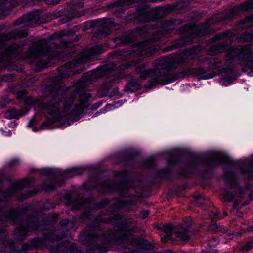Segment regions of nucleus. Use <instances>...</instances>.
Here are the masks:
<instances>
[{"label":"nucleus","mask_w":253,"mask_h":253,"mask_svg":"<svg viewBox=\"0 0 253 253\" xmlns=\"http://www.w3.org/2000/svg\"><path fill=\"white\" fill-rule=\"evenodd\" d=\"M52 100L44 106V109L54 121L67 120L69 117L81 114L91 94L85 92L79 96L80 103L75 100L76 95L66 92L63 88L56 87L51 92Z\"/></svg>","instance_id":"obj_1"},{"label":"nucleus","mask_w":253,"mask_h":253,"mask_svg":"<svg viewBox=\"0 0 253 253\" xmlns=\"http://www.w3.org/2000/svg\"><path fill=\"white\" fill-rule=\"evenodd\" d=\"M155 66V75L151 81L153 85H165L172 82L169 75L170 66L168 59L162 58L156 61Z\"/></svg>","instance_id":"obj_2"},{"label":"nucleus","mask_w":253,"mask_h":253,"mask_svg":"<svg viewBox=\"0 0 253 253\" xmlns=\"http://www.w3.org/2000/svg\"><path fill=\"white\" fill-rule=\"evenodd\" d=\"M103 52V50L101 49L100 46L99 45L93 47L89 51L84 52L78 56V60H76L75 62H69L66 65L67 67L73 68L76 67L77 64L82 63H85L90 60H91V57L89 54L92 53L100 54Z\"/></svg>","instance_id":"obj_3"},{"label":"nucleus","mask_w":253,"mask_h":253,"mask_svg":"<svg viewBox=\"0 0 253 253\" xmlns=\"http://www.w3.org/2000/svg\"><path fill=\"white\" fill-rule=\"evenodd\" d=\"M20 51V48L18 45L13 44L6 48L4 43L0 41V60H3L9 56L16 57Z\"/></svg>","instance_id":"obj_4"},{"label":"nucleus","mask_w":253,"mask_h":253,"mask_svg":"<svg viewBox=\"0 0 253 253\" xmlns=\"http://www.w3.org/2000/svg\"><path fill=\"white\" fill-rule=\"evenodd\" d=\"M247 55H253V50L248 46H245L240 48H230L227 54L229 59L233 60L239 58L241 56Z\"/></svg>","instance_id":"obj_5"},{"label":"nucleus","mask_w":253,"mask_h":253,"mask_svg":"<svg viewBox=\"0 0 253 253\" xmlns=\"http://www.w3.org/2000/svg\"><path fill=\"white\" fill-rule=\"evenodd\" d=\"M40 42L33 44L27 51V56L28 57L37 58L42 55L45 54L44 50L46 47L42 46Z\"/></svg>","instance_id":"obj_6"},{"label":"nucleus","mask_w":253,"mask_h":253,"mask_svg":"<svg viewBox=\"0 0 253 253\" xmlns=\"http://www.w3.org/2000/svg\"><path fill=\"white\" fill-rule=\"evenodd\" d=\"M161 229L166 233L165 236L161 237L162 242H165L170 240L172 238V232L173 227L171 225L168 224L163 226Z\"/></svg>","instance_id":"obj_7"},{"label":"nucleus","mask_w":253,"mask_h":253,"mask_svg":"<svg viewBox=\"0 0 253 253\" xmlns=\"http://www.w3.org/2000/svg\"><path fill=\"white\" fill-rule=\"evenodd\" d=\"M136 244L141 248L150 250L153 248V246L152 244H151L147 240L139 238H134L132 241V244Z\"/></svg>","instance_id":"obj_8"},{"label":"nucleus","mask_w":253,"mask_h":253,"mask_svg":"<svg viewBox=\"0 0 253 253\" xmlns=\"http://www.w3.org/2000/svg\"><path fill=\"white\" fill-rule=\"evenodd\" d=\"M126 88L128 91L133 92L139 90L141 86L137 79L132 78L126 85Z\"/></svg>","instance_id":"obj_9"},{"label":"nucleus","mask_w":253,"mask_h":253,"mask_svg":"<svg viewBox=\"0 0 253 253\" xmlns=\"http://www.w3.org/2000/svg\"><path fill=\"white\" fill-rule=\"evenodd\" d=\"M150 72L149 70L146 69L145 65L143 64L136 68V72L139 74V78L141 79H145L149 75Z\"/></svg>","instance_id":"obj_10"},{"label":"nucleus","mask_w":253,"mask_h":253,"mask_svg":"<svg viewBox=\"0 0 253 253\" xmlns=\"http://www.w3.org/2000/svg\"><path fill=\"white\" fill-rule=\"evenodd\" d=\"M24 113H23L20 111H17L16 109L11 108L8 109L4 113V117L7 119H12L18 117L19 116H23Z\"/></svg>","instance_id":"obj_11"},{"label":"nucleus","mask_w":253,"mask_h":253,"mask_svg":"<svg viewBox=\"0 0 253 253\" xmlns=\"http://www.w3.org/2000/svg\"><path fill=\"white\" fill-rule=\"evenodd\" d=\"M27 91L23 90L17 92V96L19 98H24V101L25 104L27 105H31L34 103V101L32 98L30 96H26L24 95L27 94Z\"/></svg>","instance_id":"obj_12"},{"label":"nucleus","mask_w":253,"mask_h":253,"mask_svg":"<svg viewBox=\"0 0 253 253\" xmlns=\"http://www.w3.org/2000/svg\"><path fill=\"white\" fill-rule=\"evenodd\" d=\"M175 235L176 237L184 241H186L190 239V237L188 234V232L186 230H179L176 232Z\"/></svg>","instance_id":"obj_13"},{"label":"nucleus","mask_w":253,"mask_h":253,"mask_svg":"<svg viewBox=\"0 0 253 253\" xmlns=\"http://www.w3.org/2000/svg\"><path fill=\"white\" fill-rule=\"evenodd\" d=\"M222 195L224 200L228 202L231 201L234 197V194L230 191L226 190H224L222 192Z\"/></svg>","instance_id":"obj_14"},{"label":"nucleus","mask_w":253,"mask_h":253,"mask_svg":"<svg viewBox=\"0 0 253 253\" xmlns=\"http://www.w3.org/2000/svg\"><path fill=\"white\" fill-rule=\"evenodd\" d=\"M35 18V15L32 12L28 13L24 15L22 18L23 22H27L29 21L32 20Z\"/></svg>","instance_id":"obj_15"},{"label":"nucleus","mask_w":253,"mask_h":253,"mask_svg":"<svg viewBox=\"0 0 253 253\" xmlns=\"http://www.w3.org/2000/svg\"><path fill=\"white\" fill-rule=\"evenodd\" d=\"M253 247V241H249L246 243L242 248L241 250L243 251H248Z\"/></svg>","instance_id":"obj_16"},{"label":"nucleus","mask_w":253,"mask_h":253,"mask_svg":"<svg viewBox=\"0 0 253 253\" xmlns=\"http://www.w3.org/2000/svg\"><path fill=\"white\" fill-rule=\"evenodd\" d=\"M245 70L246 71H250L251 72L253 71V61L250 60L247 62L245 66Z\"/></svg>","instance_id":"obj_17"},{"label":"nucleus","mask_w":253,"mask_h":253,"mask_svg":"<svg viewBox=\"0 0 253 253\" xmlns=\"http://www.w3.org/2000/svg\"><path fill=\"white\" fill-rule=\"evenodd\" d=\"M11 35H14V37L15 38H22L26 36L27 34L26 33H20V31L17 30H13L11 33Z\"/></svg>","instance_id":"obj_18"},{"label":"nucleus","mask_w":253,"mask_h":253,"mask_svg":"<svg viewBox=\"0 0 253 253\" xmlns=\"http://www.w3.org/2000/svg\"><path fill=\"white\" fill-rule=\"evenodd\" d=\"M228 184L229 187L232 189H236V183L235 181V179L234 177H232L231 179H229L228 181Z\"/></svg>","instance_id":"obj_19"},{"label":"nucleus","mask_w":253,"mask_h":253,"mask_svg":"<svg viewBox=\"0 0 253 253\" xmlns=\"http://www.w3.org/2000/svg\"><path fill=\"white\" fill-rule=\"evenodd\" d=\"M19 164V160L17 158H14L11 160L9 162V166L12 167L17 166Z\"/></svg>","instance_id":"obj_20"},{"label":"nucleus","mask_w":253,"mask_h":253,"mask_svg":"<svg viewBox=\"0 0 253 253\" xmlns=\"http://www.w3.org/2000/svg\"><path fill=\"white\" fill-rule=\"evenodd\" d=\"M149 214V211L147 210H144L141 212L140 217L142 219H145Z\"/></svg>","instance_id":"obj_21"},{"label":"nucleus","mask_w":253,"mask_h":253,"mask_svg":"<svg viewBox=\"0 0 253 253\" xmlns=\"http://www.w3.org/2000/svg\"><path fill=\"white\" fill-rule=\"evenodd\" d=\"M242 37L245 40H247V41L253 40V38H252V36L249 33H245V34H244V35H242Z\"/></svg>","instance_id":"obj_22"},{"label":"nucleus","mask_w":253,"mask_h":253,"mask_svg":"<svg viewBox=\"0 0 253 253\" xmlns=\"http://www.w3.org/2000/svg\"><path fill=\"white\" fill-rule=\"evenodd\" d=\"M85 81L86 80L84 79L83 81L78 82L75 85V87L77 89L78 92H79L80 90V88H78L79 87V86H82Z\"/></svg>","instance_id":"obj_23"},{"label":"nucleus","mask_w":253,"mask_h":253,"mask_svg":"<svg viewBox=\"0 0 253 253\" xmlns=\"http://www.w3.org/2000/svg\"><path fill=\"white\" fill-rule=\"evenodd\" d=\"M10 0H4V2L3 4H5V7L7 8H11L12 6H14L13 4L10 3Z\"/></svg>","instance_id":"obj_24"},{"label":"nucleus","mask_w":253,"mask_h":253,"mask_svg":"<svg viewBox=\"0 0 253 253\" xmlns=\"http://www.w3.org/2000/svg\"><path fill=\"white\" fill-rule=\"evenodd\" d=\"M145 45L141 47L143 50L147 49L151 47V43L149 42H145Z\"/></svg>","instance_id":"obj_25"},{"label":"nucleus","mask_w":253,"mask_h":253,"mask_svg":"<svg viewBox=\"0 0 253 253\" xmlns=\"http://www.w3.org/2000/svg\"><path fill=\"white\" fill-rule=\"evenodd\" d=\"M220 84L222 85H227L230 84V82H228L227 83H226L225 82V79L223 78L220 80Z\"/></svg>","instance_id":"obj_26"},{"label":"nucleus","mask_w":253,"mask_h":253,"mask_svg":"<svg viewBox=\"0 0 253 253\" xmlns=\"http://www.w3.org/2000/svg\"><path fill=\"white\" fill-rule=\"evenodd\" d=\"M248 230L249 231H252L253 232V226H250L248 228Z\"/></svg>","instance_id":"obj_27"},{"label":"nucleus","mask_w":253,"mask_h":253,"mask_svg":"<svg viewBox=\"0 0 253 253\" xmlns=\"http://www.w3.org/2000/svg\"><path fill=\"white\" fill-rule=\"evenodd\" d=\"M60 0H52V2L54 3H58Z\"/></svg>","instance_id":"obj_28"},{"label":"nucleus","mask_w":253,"mask_h":253,"mask_svg":"<svg viewBox=\"0 0 253 253\" xmlns=\"http://www.w3.org/2000/svg\"><path fill=\"white\" fill-rule=\"evenodd\" d=\"M81 15H82V14H80V13H77V14H76L75 17H80Z\"/></svg>","instance_id":"obj_29"},{"label":"nucleus","mask_w":253,"mask_h":253,"mask_svg":"<svg viewBox=\"0 0 253 253\" xmlns=\"http://www.w3.org/2000/svg\"><path fill=\"white\" fill-rule=\"evenodd\" d=\"M69 223V221L68 220L66 221L65 223H62V225H66Z\"/></svg>","instance_id":"obj_30"},{"label":"nucleus","mask_w":253,"mask_h":253,"mask_svg":"<svg viewBox=\"0 0 253 253\" xmlns=\"http://www.w3.org/2000/svg\"><path fill=\"white\" fill-rule=\"evenodd\" d=\"M104 33L106 34H109L110 33V30H108V31H105L104 32Z\"/></svg>","instance_id":"obj_31"},{"label":"nucleus","mask_w":253,"mask_h":253,"mask_svg":"<svg viewBox=\"0 0 253 253\" xmlns=\"http://www.w3.org/2000/svg\"><path fill=\"white\" fill-rule=\"evenodd\" d=\"M26 112H27L30 109V107L29 106H27L26 107Z\"/></svg>","instance_id":"obj_32"},{"label":"nucleus","mask_w":253,"mask_h":253,"mask_svg":"<svg viewBox=\"0 0 253 253\" xmlns=\"http://www.w3.org/2000/svg\"><path fill=\"white\" fill-rule=\"evenodd\" d=\"M252 18V17H249L247 18V20L249 21H250V20H251Z\"/></svg>","instance_id":"obj_33"},{"label":"nucleus","mask_w":253,"mask_h":253,"mask_svg":"<svg viewBox=\"0 0 253 253\" xmlns=\"http://www.w3.org/2000/svg\"><path fill=\"white\" fill-rule=\"evenodd\" d=\"M241 214H242V213H240H240H237V216L240 217V216H241Z\"/></svg>","instance_id":"obj_34"},{"label":"nucleus","mask_w":253,"mask_h":253,"mask_svg":"<svg viewBox=\"0 0 253 253\" xmlns=\"http://www.w3.org/2000/svg\"><path fill=\"white\" fill-rule=\"evenodd\" d=\"M4 105H3V104H0V107H3Z\"/></svg>","instance_id":"obj_35"},{"label":"nucleus","mask_w":253,"mask_h":253,"mask_svg":"<svg viewBox=\"0 0 253 253\" xmlns=\"http://www.w3.org/2000/svg\"><path fill=\"white\" fill-rule=\"evenodd\" d=\"M72 172L73 173V175H76V174L75 173L74 170H73Z\"/></svg>","instance_id":"obj_36"},{"label":"nucleus","mask_w":253,"mask_h":253,"mask_svg":"<svg viewBox=\"0 0 253 253\" xmlns=\"http://www.w3.org/2000/svg\"><path fill=\"white\" fill-rule=\"evenodd\" d=\"M216 159H218V155H217V156H216Z\"/></svg>","instance_id":"obj_37"}]
</instances>
